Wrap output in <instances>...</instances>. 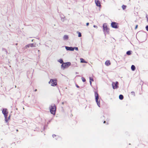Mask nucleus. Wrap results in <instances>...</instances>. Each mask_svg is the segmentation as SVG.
I'll list each match as a JSON object with an SVG mask.
<instances>
[{
  "label": "nucleus",
  "instance_id": "dca6fc26",
  "mask_svg": "<svg viewBox=\"0 0 148 148\" xmlns=\"http://www.w3.org/2000/svg\"><path fill=\"white\" fill-rule=\"evenodd\" d=\"M126 7L127 6L126 5H123L122 6V8L123 10L125 9Z\"/></svg>",
  "mask_w": 148,
  "mask_h": 148
},
{
  "label": "nucleus",
  "instance_id": "c85d7f7f",
  "mask_svg": "<svg viewBox=\"0 0 148 148\" xmlns=\"http://www.w3.org/2000/svg\"><path fill=\"white\" fill-rule=\"evenodd\" d=\"M76 86L77 88H79V86L78 85H76Z\"/></svg>",
  "mask_w": 148,
  "mask_h": 148
},
{
  "label": "nucleus",
  "instance_id": "393cba45",
  "mask_svg": "<svg viewBox=\"0 0 148 148\" xmlns=\"http://www.w3.org/2000/svg\"><path fill=\"white\" fill-rule=\"evenodd\" d=\"M26 47V48L27 47H30V46H29V44L27 45Z\"/></svg>",
  "mask_w": 148,
  "mask_h": 148
},
{
  "label": "nucleus",
  "instance_id": "20e7f679",
  "mask_svg": "<svg viewBox=\"0 0 148 148\" xmlns=\"http://www.w3.org/2000/svg\"><path fill=\"white\" fill-rule=\"evenodd\" d=\"M95 97L96 101L97 103V104L99 107H100V104L99 101H98L99 99V95L97 92H95Z\"/></svg>",
  "mask_w": 148,
  "mask_h": 148
},
{
  "label": "nucleus",
  "instance_id": "f257e3e1",
  "mask_svg": "<svg viewBox=\"0 0 148 148\" xmlns=\"http://www.w3.org/2000/svg\"><path fill=\"white\" fill-rule=\"evenodd\" d=\"M50 111L51 114L55 115L56 109V107L55 104H53L49 107Z\"/></svg>",
  "mask_w": 148,
  "mask_h": 148
},
{
  "label": "nucleus",
  "instance_id": "f03ea898",
  "mask_svg": "<svg viewBox=\"0 0 148 148\" xmlns=\"http://www.w3.org/2000/svg\"><path fill=\"white\" fill-rule=\"evenodd\" d=\"M103 31L105 33H108L109 31V29L108 27L107 24L106 23H104L103 25Z\"/></svg>",
  "mask_w": 148,
  "mask_h": 148
},
{
  "label": "nucleus",
  "instance_id": "473e14b6",
  "mask_svg": "<svg viewBox=\"0 0 148 148\" xmlns=\"http://www.w3.org/2000/svg\"><path fill=\"white\" fill-rule=\"evenodd\" d=\"M62 104H64V103L63 102H62Z\"/></svg>",
  "mask_w": 148,
  "mask_h": 148
},
{
  "label": "nucleus",
  "instance_id": "aec40b11",
  "mask_svg": "<svg viewBox=\"0 0 148 148\" xmlns=\"http://www.w3.org/2000/svg\"><path fill=\"white\" fill-rule=\"evenodd\" d=\"M82 79L83 82H84L86 81V80L85 78L84 77H82Z\"/></svg>",
  "mask_w": 148,
  "mask_h": 148
},
{
  "label": "nucleus",
  "instance_id": "2f4dec72",
  "mask_svg": "<svg viewBox=\"0 0 148 148\" xmlns=\"http://www.w3.org/2000/svg\"><path fill=\"white\" fill-rule=\"evenodd\" d=\"M16 131L17 132H18V130H16Z\"/></svg>",
  "mask_w": 148,
  "mask_h": 148
},
{
  "label": "nucleus",
  "instance_id": "5701e85b",
  "mask_svg": "<svg viewBox=\"0 0 148 148\" xmlns=\"http://www.w3.org/2000/svg\"><path fill=\"white\" fill-rule=\"evenodd\" d=\"M29 46L31 47H34V46L33 44H29Z\"/></svg>",
  "mask_w": 148,
  "mask_h": 148
},
{
  "label": "nucleus",
  "instance_id": "4be33fe9",
  "mask_svg": "<svg viewBox=\"0 0 148 148\" xmlns=\"http://www.w3.org/2000/svg\"><path fill=\"white\" fill-rule=\"evenodd\" d=\"M131 94L133 95V96H135V93L134 92H131Z\"/></svg>",
  "mask_w": 148,
  "mask_h": 148
},
{
  "label": "nucleus",
  "instance_id": "6e6552de",
  "mask_svg": "<svg viewBox=\"0 0 148 148\" xmlns=\"http://www.w3.org/2000/svg\"><path fill=\"white\" fill-rule=\"evenodd\" d=\"M111 26L112 27L115 28H118V23H117L114 22H112L111 24Z\"/></svg>",
  "mask_w": 148,
  "mask_h": 148
},
{
  "label": "nucleus",
  "instance_id": "39448f33",
  "mask_svg": "<svg viewBox=\"0 0 148 148\" xmlns=\"http://www.w3.org/2000/svg\"><path fill=\"white\" fill-rule=\"evenodd\" d=\"M49 84L51 83V85L53 86H55L57 85V80L56 79H51L50 81L49 82Z\"/></svg>",
  "mask_w": 148,
  "mask_h": 148
},
{
  "label": "nucleus",
  "instance_id": "0eeeda50",
  "mask_svg": "<svg viewBox=\"0 0 148 148\" xmlns=\"http://www.w3.org/2000/svg\"><path fill=\"white\" fill-rule=\"evenodd\" d=\"M2 113L3 114L5 118L6 119L7 117L8 114V112L7 111V109H3L2 110Z\"/></svg>",
  "mask_w": 148,
  "mask_h": 148
},
{
  "label": "nucleus",
  "instance_id": "9b49d317",
  "mask_svg": "<svg viewBox=\"0 0 148 148\" xmlns=\"http://www.w3.org/2000/svg\"><path fill=\"white\" fill-rule=\"evenodd\" d=\"M105 64L107 66H108L110 65L111 64V63L110 61L109 60H107L105 62Z\"/></svg>",
  "mask_w": 148,
  "mask_h": 148
},
{
  "label": "nucleus",
  "instance_id": "ddd939ff",
  "mask_svg": "<svg viewBox=\"0 0 148 148\" xmlns=\"http://www.w3.org/2000/svg\"><path fill=\"white\" fill-rule=\"evenodd\" d=\"M89 79H90V85L91 86L92 85V82H93L94 81L93 79L91 77H89Z\"/></svg>",
  "mask_w": 148,
  "mask_h": 148
},
{
  "label": "nucleus",
  "instance_id": "4468645a",
  "mask_svg": "<svg viewBox=\"0 0 148 148\" xmlns=\"http://www.w3.org/2000/svg\"><path fill=\"white\" fill-rule=\"evenodd\" d=\"M119 99L121 100H122L123 98V96L122 95H119Z\"/></svg>",
  "mask_w": 148,
  "mask_h": 148
},
{
  "label": "nucleus",
  "instance_id": "cd10ccee",
  "mask_svg": "<svg viewBox=\"0 0 148 148\" xmlns=\"http://www.w3.org/2000/svg\"><path fill=\"white\" fill-rule=\"evenodd\" d=\"M75 49L76 50H78V48H77V47H75Z\"/></svg>",
  "mask_w": 148,
  "mask_h": 148
},
{
  "label": "nucleus",
  "instance_id": "1a4fd4ad",
  "mask_svg": "<svg viewBox=\"0 0 148 148\" xmlns=\"http://www.w3.org/2000/svg\"><path fill=\"white\" fill-rule=\"evenodd\" d=\"M95 2L97 6L100 8L101 7V5L100 4V2L99 1V0H95Z\"/></svg>",
  "mask_w": 148,
  "mask_h": 148
},
{
  "label": "nucleus",
  "instance_id": "f8f14e48",
  "mask_svg": "<svg viewBox=\"0 0 148 148\" xmlns=\"http://www.w3.org/2000/svg\"><path fill=\"white\" fill-rule=\"evenodd\" d=\"M80 62L81 63H87V62L83 58H81L80 59Z\"/></svg>",
  "mask_w": 148,
  "mask_h": 148
},
{
  "label": "nucleus",
  "instance_id": "a878e982",
  "mask_svg": "<svg viewBox=\"0 0 148 148\" xmlns=\"http://www.w3.org/2000/svg\"><path fill=\"white\" fill-rule=\"evenodd\" d=\"M138 27V25H137L135 27V29H136Z\"/></svg>",
  "mask_w": 148,
  "mask_h": 148
},
{
  "label": "nucleus",
  "instance_id": "412c9836",
  "mask_svg": "<svg viewBox=\"0 0 148 148\" xmlns=\"http://www.w3.org/2000/svg\"><path fill=\"white\" fill-rule=\"evenodd\" d=\"M59 62L60 63H62L63 62V61L62 59H60L59 60Z\"/></svg>",
  "mask_w": 148,
  "mask_h": 148
},
{
  "label": "nucleus",
  "instance_id": "9d476101",
  "mask_svg": "<svg viewBox=\"0 0 148 148\" xmlns=\"http://www.w3.org/2000/svg\"><path fill=\"white\" fill-rule=\"evenodd\" d=\"M65 48L67 50L73 51L74 50V48L72 47H69L66 46Z\"/></svg>",
  "mask_w": 148,
  "mask_h": 148
},
{
  "label": "nucleus",
  "instance_id": "bb28decb",
  "mask_svg": "<svg viewBox=\"0 0 148 148\" xmlns=\"http://www.w3.org/2000/svg\"><path fill=\"white\" fill-rule=\"evenodd\" d=\"M89 23H86V25L87 26H88L89 25Z\"/></svg>",
  "mask_w": 148,
  "mask_h": 148
},
{
  "label": "nucleus",
  "instance_id": "7ed1b4c3",
  "mask_svg": "<svg viewBox=\"0 0 148 148\" xmlns=\"http://www.w3.org/2000/svg\"><path fill=\"white\" fill-rule=\"evenodd\" d=\"M71 65V63L70 62L63 63L62 64L61 66L63 68V69H64L66 68H68Z\"/></svg>",
  "mask_w": 148,
  "mask_h": 148
},
{
  "label": "nucleus",
  "instance_id": "a211bd4d",
  "mask_svg": "<svg viewBox=\"0 0 148 148\" xmlns=\"http://www.w3.org/2000/svg\"><path fill=\"white\" fill-rule=\"evenodd\" d=\"M68 38V37L67 35H65L64 37V39H67Z\"/></svg>",
  "mask_w": 148,
  "mask_h": 148
},
{
  "label": "nucleus",
  "instance_id": "6ab92c4d",
  "mask_svg": "<svg viewBox=\"0 0 148 148\" xmlns=\"http://www.w3.org/2000/svg\"><path fill=\"white\" fill-rule=\"evenodd\" d=\"M77 33L78 34V36L79 37H80L81 36V34L79 32H77Z\"/></svg>",
  "mask_w": 148,
  "mask_h": 148
},
{
  "label": "nucleus",
  "instance_id": "c756f323",
  "mask_svg": "<svg viewBox=\"0 0 148 148\" xmlns=\"http://www.w3.org/2000/svg\"><path fill=\"white\" fill-rule=\"evenodd\" d=\"M106 123V121H104V122H103V123Z\"/></svg>",
  "mask_w": 148,
  "mask_h": 148
},
{
  "label": "nucleus",
  "instance_id": "423d86ee",
  "mask_svg": "<svg viewBox=\"0 0 148 148\" xmlns=\"http://www.w3.org/2000/svg\"><path fill=\"white\" fill-rule=\"evenodd\" d=\"M119 83L118 82H113L112 83V86L113 89H117L118 88Z\"/></svg>",
  "mask_w": 148,
  "mask_h": 148
},
{
  "label": "nucleus",
  "instance_id": "f3484780",
  "mask_svg": "<svg viewBox=\"0 0 148 148\" xmlns=\"http://www.w3.org/2000/svg\"><path fill=\"white\" fill-rule=\"evenodd\" d=\"M126 54L127 55H130L131 54V51H128L127 52Z\"/></svg>",
  "mask_w": 148,
  "mask_h": 148
},
{
  "label": "nucleus",
  "instance_id": "b1692460",
  "mask_svg": "<svg viewBox=\"0 0 148 148\" xmlns=\"http://www.w3.org/2000/svg\"><path fill=\"white\" fill-rule=\"evenodd\" d=\"M146 29L147 31H148V25L146 27Z\"/></svg>",
  "mask_w": 148,
  "mask_h": 148
},
{
  "label": "nucleus",
  "instance_id": "2eb2a0df",
  "mask_svg": "<svg viewBox=\"0 0 148 148\" xmlns=\"http://www.w3.org/2000/svg\"><path fill=\"white\" fill-rule=\"evenodd\" d=\"M131 68L132 71H134L135 70V66L134 65H132L131 66Z\"/></svg>",
  "mask_w": 148,
  "mask_h": 148
},
{
  "label": "nucleus",
  "instance_id": "7c9ffc66",
  "mask_svg": "<svg viewBox=\"0 0 148 148\" xmlns=\"http://www.w3.org/2000/svg\"><path fill=\"white\" fill-rule=\"evenodd\" d=\"M37 91V90H36V89H35V91Z\"/></svg>",
  "mask_w": 148,
  "mask_h": 148
}]
</instances>
